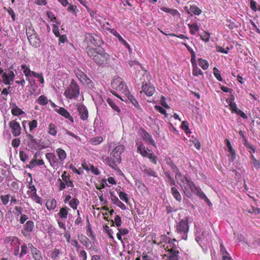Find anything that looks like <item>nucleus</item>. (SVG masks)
<instances>
[{
	"label": "nucleus",
	"mask_w": 260,
	"mask_h": 260,
	"mask_svg": "<svg viewBox=\"0 0 260 260\" xmlns=\"http://www.w3.org/2000/svg\"><path fill=\"white\" fill-rule=\"evenodd\" d=\"M142 137L144 141L149 142L154 146H155V143L152 136L147 133L145 130H142Z\"/></svg>",
	"instance_id": "393cba45"
},
{
	"label": "nucleus",
	"mask_w": 260,
	"mask_h": 260,
	"mask_svg": "<svg viewBox=\"0 0 260 260\" xmlns=\"http://www.w3.org/2000/svg\"><path fill=\"white\" fill-rule=\"evenodd\" d=\"M189 123L187 121H183L181 123V127L186 134L189 132Z\"/></svg>",
	"instance_id": "e2e57ef3"
},
{
	"label": "nucleus",
	"mask_w": 260,
	"mask_h": 260,
	"mask_svg": "<svg viewBox=\"0 0 260 260\" xmlns=\"http://www.w3.org/2000/svg\"><path fill=\"white\" fill-rule=\"evenodd\" d=\"M55 111L62 116L68 119L71 122H74L73 117L65 108L60 107L58 109H56Z\"/></svg>",
	"instance_id": "4be33fe9"
},
{
	"label": "nucleus",
	"mask_w": 260,
	"mask_h": 260,
	"mask_svg": "<svg viewBox=\"0 0 260 260\" xmlns=\"http://www.w3.org/2000/svg\"><path fill=\"white\" fill-rule=\"evenodd\" d=\"M2 77L5 84L10 85L11 84V82H12L14 80L15 75L14 72L10 71L8 73L6 72L3 73Z\"/></svg>",
	"instance_id": "6ab92c4d"
},
{
	"label": "nucleus",
	"mask_w": 260,
	"mask_h": 260,
	"mask_svg": "<svg viewBox=\"0 0 260 260\" xmlns=\"http://www.w3.org/2000/svg\"><path fill=\"white\" fill-rule=\"evenodd\" d=\"M188 26L189 28L190 33L193 35L195 34L196 32L199 30V26L198 25L195 23L193 24H188Z\"/></svg>",
	"instance_id": "58836bf2"
},
{
	"label": "nucleus",
	"mask_w": 260,
	"mask_h": 260,
	"mask_svg": "<svg viewBox=\"0 0 260 260\" xmlns=\"http://www.w3.org/2000/svg\"><path fill=\"white\" fill-rule=\"evenodd\" d=\"M107 102L110 105V106L115 111L119 113L120 112V110L119 108L116 105V103L113 101L112 99L111 98H108L107 100Z\"/></svg>",
	"instance_id": "e433bc0d"
},
{
	"label": "nucleus",
	"mask_w": 260,
	"mask_h": 260,
	"mask_svg": "<svg viewBox=\"0 0 260 260\" xmlns=\"http://www.w3.org/2000/svg\"><path fill=\"white\" fill-rule=\"evenodd\" d=\"M192 75L197 76L199 75H203V72L198 68L197 64L192 65Z\"/></svg>",
	"instance_id": "a19ab883"
},
{
	"label": "nucleus",
	"mask_w": 260,
	"mask_h": 260,
	"mask_svg": "<svg viewBox=\"0 0 260 260\" xmlns=\"http://www.w3.org/2000/svg\"><path fill=\"white\" fill-rule=\"evenodd\" d=\"M30 44L35 47H38L40 46V41L37 34L27 38Z\"/></svg>",
	"instance_id": "b1692460"
},
{
	"label": "nucleus",
	"mask_w": 260,
	"mask_h": 260,
	"mask_svg": "<svg viewBox=\"0 0 260 260\" xmlns=\"http://www.w3.org/2000/svg\"><path fill=\"white\" fill-rule=\"evenodd\" d=\"M228 151L230 152L231 155V157L230 159V160L232 161H234L236 157V154L234 149L232 147H230V148H228Z\"/></svg>",
	"instance_id": "69168bd1"
},
{
	"label": "nucleus",
	"mask_w": 260,
	"mask_h": 260,
	"mask_svg": "<svg viewBox=\"0 0 260 260\" xmlns=\"http://www.w3.org/2000/svg\"><path fill=\"white\" fill-rule=\"evenodd\" d=\"M103 141V138L102 137L99 136L96 138H93L90 140V142L92 144L96 145L100 143H101Z\"/></svg>",
	"instance_id": "bf43d9fd"
},
{
	"label": "nucleus",
	"mask_w": 260,
	"mask_h": 260,
	"mask_svg": "<svg viewBox=\"0 0 260 260\" xmlns=\"http://www.w3.org/2000/svg\"><path fill=\"white\" fill-rule=\"evenodd\" d=\"M19 157L20 160L24 162L28 158V156L24 151H20L19 152Z\"/></svg>",
	"instance_id": "774afa93"
},
{
	"label": "nucleus",
	"mask_w": 260,
	"mask_h": 260,
	"mask_svg": "<svg viewBox=\"0 0 260 260\" xmlns=\"http://www.w3.org/2000/svg\"><path fill=\"white\" fill-rule=\"evenodd\" d=\"M147 157L149 158L150 162L154 165H156L157 158L154 153H148V155Z\"/></svg>",
	"instance_id": "3c124183"
},
{
	"label": "nucleus",
	"mask_w": 260,
	"mask_h": 260,
	"mask_svg": "<svg viewBox=\"0 0 260 260\" xmlns=\"http://www.w3.org/2000/svg\"><path fill=\"white\" fill-rule=\"evenodd\" d=\"M79 240L87 248L92 243L86 236L82 235L78 236Z\"/></svg>",
	"instance_id": "c85d7f7f"
},
{
	"label": "nucleus",
	"mask_w": 260,
	"mask_h": 260,
	"mask_svg": "<svg viewBox=\"0 0 260 260\" xmlns=\"http://www.w3.org/2000/svg\"><path fill=\"white\" fill-rule=\"evenodd\" d=\"M56 152L58 157L59 160L61 162L63 161L67 157V153L66 151L61 148H59L56 150Z\"/></svg>",
	"instance_id": "c756f323"
},
{
	"label": "nucleus",
	"mask_w": 260,
	"mask_h": 260,
	"mask_svg": "<svg viewBox=\"0 0 260 260\" xmlns=\"http://www.w3.org/2000/svg\"><path fill=\"white\" fill-rule=\"evenodd\" d=\"M28 246L30 248L32 257L35 260H43L41 255V252L40 250L35 247L31 244H29Z\"/></svg>",
	"instance_id": "412c9836"
},
{
	"label": "nucleus",
	"mask_w": 260,
	"mask_h": 260,
	"mask_svg": "<svg viewBox=\"0 0 260 260\" xmlns=\"http://www.w3.org/2000/svg\"><path fill=\"white\" fill-rule=\"evenodd\" d=\"M155 88L154 86L150 83L143 82L142 91L141 93H144L148 96H151L154 93Z\"/></svg>",
	"instance_id": "9b49d317"
},
{
	"label": "nucleus",
	"mask_w": 260,
	"mask_h": 260,
	"mask_svg": "<svg viewBox=\"0 0 260 260\" xmlns=\"http://www.w3.org/2000/svg\"><path fill=\"white\" fill-rule=\"evenodd\" d=\"M213 74H214L215 77L216 78V79L219 81H222V78L221 77V76L220 75V72L219 71V70L217 68L214 67L213 68Z\"/></svg>",
	"instance_id": "603ef678"
},
{
	"label": "nucleus",
	"mask_w": 260,
	"mask_h": 260,
	"mask_svg": "<svg viewBox=\"0 0 260 260\" xmlns=\"http://www.w3.org/2000/svg\"><path fill=\"white\" fill-rule=\"evenodd\" d=\"M21 69L23 70V73L26 77L30 76L31 72L29 68L26 64H22L21 66Z\"/></svg>",
	"instance_id": "864d4df0"
},
{
	"label": "nucleus",
	"mask_w": 260,
	"mask_h": 260,
	"mask_svg": "<svg viewBox=\"0 0 260 260\" xmlns=\"http://www.w3.org/2000/svg\"><path fill=\"white\" fill-rule=\"evenodd\" d=\"M160 238V241L158 244V245L160 247H164L166 252L168 250H170L171 249H179V247H178L174 243V242L177 241L176 239L174 238L172 239L170 237L165 235H161Z\"/></svg>",
	"instance_id": "423d86ee"
},
{
	"label": "nucleus",
	"mask_w": 260,
	"mask_h": 260,
	"mask_svg": "<svg viewBox=\"0 0 260 260\" xmlns=\"http://www.w3.org/2000/svg\"><path fill=\"white\" fill-rule=\"evenodd\" d=\"M4 244L7 247H14L20 244L19 239L15 236H7L4 239Z\"/></svg>",
	"instance_id": "4468645a"
},
{
	"label": "nucleus",
	"mask_w": 260,
	"mask_h": 260,
	"mask_svg": "<svg viewBox=\"0 0 260 260\" xmlns=\"http://www.w3.org/2000/svg\"><path fill=\"white\" fill-rule=\"evenodd\" d=\"M190 11L196 15H199L202 12V11L196 5L191 6L190 7Z\"/></svg>",
	"instance_id": "37998d69"
},
{
	"label": "nucleus",
	"mask_w": 260,
	"mask_h": 260,
	"mask_svg": "<svg viewBox=\"0 0 260 260\" xmlns=\"http://www.w3.org/2000/svg\"><path fill=\"white\" fill-rule=\"evenodd\" d=\"M67 172H63L61 175V178L63 181L66 183L68 187H73V182L70 180V176L67 175Z\"/></svg>",
	"instance_id": "a878e982"
},
{
	"label": "nucleus",
	"mask_w": 260,
	"mask_h": 260,
	"mask_svg": "<svg viewBox=\"0 0 260 260\" xmlns=\"http://www.w3.org/2000/svg\"><path fill=\"white\" fill-rule=\"evenodd\" d=\"M87 53L89 57L98 65H102L109 59V55L103 49L89 48Z\"/></svg>",
	"instance_id": "f257e3e1"
},
{
	"label": "nucleus",
	"mask_w": 260,
	"mask_h": 260,
	"mask_svg": "<svg viewBox=\"0 0 260 260\" xmlns=\"http://www.w3.org/2000/svg\"><path fill=\"white\" fill-rule=\"evenodd\" d=\"M111 200L114 204L120 208L122 210H125L126 209V206L116 196L112 198Z\"/></svg>",
	"instance_id": "2f4dec72"
},
{
	"label": "nucleus",
	"mask_w": 260,
	"mask_h": 260,
	"mask_svg": "<svg viewBox=\"0 0 260 260\" xmlns=\"http://www.w3.org/2000/svg\"><path fill=\"white\" fill-rule=\"evenodd\" d=\"M143 172L149 176L156 177V173L151 168H147L144 169Z\"/></svg>",
	"instance_id": "09e8293b"
},
{
	"label": "nucleus",
	"mask_w": 260,
	"mask_h": 260,
	"mask_svg": "<svg viewBox=\"0 0 260 260\" xmlns=\"http://www.w3.org/2000/svg\"><path fill=\"white\" fill-rule=\"evenodd\" d=\"M27 247L26 244H24L21 245V252L19 253V257L20 258H21L23 257L24 255L26 254L27 253Z\"/></svg>",
	"instance_id": "6e6d98bb"
},
{
	"label": "nucleus",
	"mask_w": 260,
	"mask_h": 260,
	"mask_svg": "<svg viewBox=\"0 0 260 260\" xmlns=\"http://www.w3.org/2000/svg\"><path fill=\"white\" fill-rule=\"evenodd\" d=\"M154 108L156 110H157L160 113L164 115L165 117L168 116V114H167L166 110L162 107L156 105L154 106Z\"/></svg>",
	"instance_id": "13d9d810"
},
{
	"label": "nucleus",
	"mask_w": 260,
	"mask_h": 260,
	"mask_svg": "<svg viewBox=\"0 0 260 260\" xmlns=\"http://www.w3.org/2000/svg\"><path fill=\"white\" fill-rule=\"evenodd\" d=\"M90 251L91 254H93L95 253H98L99 252V250L97 248L96 246L93 243L89 247L87 248Z\"/></svg>",
	"instance_id": "0e129e2a"
},
{
	"label": "nucleus",
	"mask_w": 260,
	"mask_h": 260,
	"mask_svg": "<svg viewBox=\"0 0 260 260\" xmlns=\"http://www.w3.org/2000/svg\"><path fill=\"white\" fill-rule=\"evenodd\" d=\"M79 203L80 202L78 199L73 198L69 202V205L74 210H76Z\"/></svg>",
	"instance_id": "ea45409f"
},
{
	"label": "nucleus",
	"mask_w": 260,
	"mask_h": 260,
	"mask_svg": "<svg viewBox=\"0 0 260 260\" xmlns=\"http://www.w3.org/2000/svg\"><path fill=\"white\" fill-rule=\"evenodd\" d=\"M45 156L51 167H55L57 166L59 164L58 159L54 153H47L45 154Z\"/></svg>",
	"instance_id": "aec40b11"
},
{
	"label": "nucleus",
	"mask_w": 260,
	"mask_h": 260,
	"mask_svg": "<svg viewBox=\"0 0 260 260\" xmlns=\"http://www.w3.org/2000/svg\"><path fill=\"white\" fill-rule=\"evenodd\" d=\"M29 128L30 131H32L35 128H36L38 126V121L37 120L34 119L31 121H29L28 123Z\"/></svg>",
	"instance_id": "052dcab7"
},
{
	"label": "nucleus",
	"mask_w": 260,
	"mask_h": 260,
	"mask_svg": "<svg viewBox=\"0 0 260 260\" xmlns=\"http://www.w3.org/2000/svg\"><path fill=\"white\" fill-rule=\"evenodd\" d=\"M124 148L123 145H119L112 150L110 156L107 159V164L110 167L115 168L121 162V154L124 151Z\"/></svg>",
	"instance_id": "7ed1b4c3"
},
{
	"label": "nucleus",
	"mask_w": 260,
	"mask_h": 260,
	"mask_svg": "<svg viewBox=\"0 0 260 260\" xmlns=\"http://www.w3.org/2000/svg\"><path fill=\"white\" fill-rule=\"evenodd\" d=\"M161 10H162L164 12H165L166 13H169L172 14L173 15H175L179 13L178 11L177 10L175 9H170L169 8H168L167 7H161L160 8Z\"/></svg>",
	"instance_id": "8fccbe9b"
},
{
	"label": "nucleus",
	"mask_w": 260,
	"mask_h": 260,
	"mask_svg": "<svg viewBox=\"0 0 260 260\" xmlns=\"http://www.w3.org/2000/svg\"><path fill=\"white\" fill-rule=\"evenodd\" d=\"M171 192L173 197L177 201L180 202L182 200L181 196L179 192L178 189L176 187H172L171 189Z\"/></svg>",
	"instance_id": "7c9ffc66"
},
{
	"label": "nucleus",
	"mask_w": 260,
	"mask_h": 260,
	"mask_svg": "<svg viewBox=\"0 0 260 260\" xmlns=\"http://www.w3.org/2000/svg\"><path fill=\"white\" fill-rule=\"evenodd\" d=\"M10 196H11L9 194H8L6 195H2L1 196V199L2 200V202L3 204L4 205H6L8 204V203L9 201V199H10Z\"/></svg>",
	"instance_id": "4d7b16f0"
},
{
	"label": "nucleus",
	"mask_w": 260,
	"mask_h": 260,
	"mask_svg": "<svg viewBox=\"0 0 260 260\" xmlns=\"http://www.w3.org/2000/svg\"><path fill=\"white\" fill-rule=\"evenodd\" d=\"M201 39L206 42L209 41L210 38V34L207 31H205L204 34L200 35Z\"/></svg>",
	"instance_id": "680f3d73"
},
{
	"label": "nucleus",
	"mask_w": 260,
	"mask_h": 260,
	"mask_svg": "<svg viewBox=\"0 0 260 260\" xmlns=\"http://www.w3.org/2000/svg\"><path fill=\"white\" fill-rule=\"evenodd\" d=\"M9 126L12 129V133L14 137H17L20 135L21 127L19 123L16 120L11 121Z\"/></svg>",
	"instance_id": "dca6fc26"
},
{
	"label": "nucleus",
	"mask_w": 260,
	"mask_h": 260,
	"mask_svg": "<svg viewBox=\"0 0 260 260\" xmlns=\"http://www.w3.org/2000/svg\"><path fill=\"white\" fill-rule=\"evenodd\" d=\"M111 222V226H114V224L115 223L116 226L119 227L121 224V217L119 215H116L114 218V220L113 221V220H112Z\"/></svg>",
	"instance_id": "a18cd8bd"
},
{
	"label": "nucleus",
	"mask_w": 260,
	"mask_h": 260,
	"mask_svg": "<svg viewBox=\"0 0 260 260\" xmlns=\"http://www.w3.org/2000/svg\"><path fill=\"white\" fill-rule=\"evenodd\" d=\"M26 145L30 149L40 150V141L34 138L31 134H27L25 140Z\"/></svg>",
	"instance_id": "6e6552de"
},
{
	"label": "nucleus",
	"mask_w": 260,
	"mask_h": 260,
	"mask_svg": "<svg viewBox=\"0 0 260 260\" xmlns=\"http://www.w3.org/2000/svg\"><path fill=\"white\" fill-rule=\"evenodd\" d=\"M34 228V222L32 220H28L24 225V227L21 231V233L24 236H27L31 232H32Z\"/></svg>",
	"instance_id": "f3484780"
},
{
	"label": "nucleus",
	"mask_w": 260,
	"mask_h": 260,
	"mask_svg": "<svg viewBox=\"0 0 260 260\" xmlns=\"http://www.w3.org/2000/svg\"><path fill=\"white\" fill-rule=\"evenodd\" d=\"M199 66L204 70L207 69L209 67V63L207 60L203 59L202 58H199Z\"/></svg>",
	"instance_id": "79ce46f5"
},
{
	"label": "nucleus",
	"mask_w": 260,
	"mask_h": 260,
	"mask_svg": "<svg viewBox=\"0 0 260 260\" xmlns=\"http://www.w3.org/2000/svg\"><path fill=\"white\" fill-rule=\"evenodd\" d=\"M26 33L27 38L37 34L35 30L31 27V26H28V25H27L26 27Z\"/></svg>",
	"instance_id": "c03bdc74"
},
{
	"label": "nucleus",
	"mask_w": 260,
	"mask_h": 260,
	"mask_svg": "<svg viewBox=\"0 0 260 260\" xmlns=\"http://www.w3.org/2000/svg\"><path fill=\"white\" fill-rule=\"evenodd\" d=\"M119 197L121 200L123 201L126 203L127 204L128 203V194L125 192L120 191L119 192Z\"/></svg>",
	"instance_id": "5fc2aeb1"
},
{
	"label": "nucleus",
	"mask_w": 260,
	"mask_h": 260,
	"mask_svg": "<svg viewBox=\"0 0 260 260\" xmlns=\"http://www.w3.org/2000/svg\"><path fill=\"white\" fill-rule=\"evenodd\" d=\"M11 113L13 115L19 116L23 114L24 112L21 109L18 108L15 104H13L11 109Z\"/></svg>",
	"instance_id": "72a5a7b5"
},
{
	"label": "nucleus",
	"mask_w": 260,
	"mask_h": 260,
	"mask_svg": "<svg viewBox=\"0 0 260 260\" xmlns=\"http://www.w3.org/2000/svg\"><path fill=\"white\" fill-rule=\"evenodd\" d=\"M188 219V217H185L181 219L175 226L177 238L180 240H186L187 239L189 231Z\"/></svg>",
	"instance_id": "20e7f679"
},
{
	"label": "nucleus",
	"mask_w": 260,
	"mask_h": 260,
	"mask_svg": "<svg viewBox=\"0 0 260 260\" xmlns=\"http://www.w3.org/2000/svg\"><path fill=\"white\" fill-rule=\"evenodd\" d=\"M57 127L55 124L51 123L48 126V133L53 136H55L57 134Z\"/></svg>",
	"instance_id": "f704fd0d"
},
{
	"label": "nucleus",
	"mask_w": 260,
	"mask_h": 260,
	"mask_svg": "<svg viewBox=\"0 0 260 260\" xmlns=\"http://www.w3.org/2000/svg\"><path fill=\"white\" fill-rule=\"evenodd\" d=\"M60 250L58 249H57V248H55L54 249V250L52 252V253H51V257L53 259H55L56 258H57L58 256H59V254H60Z\"/></svg>",
	"instance_id": "338daca9"
},
{
	"label": "nucleus",
	"mask_w": 260,
	"mask_h": 260,
	"mask_svg": "<svg viewBox=\"0 0 260 260\" xmlns=\"http://www.w3.org/2000/svg\"><path fill=\"white\" fill-rule=\"evenodd\" d=\"M165 176L168 178V182L170 185H175L176 182L174 178L171 176L170 173L168 171L165 172L164 173Z\"/></svg>",
	"instance_id": "de8ad7c7"
},
{
	"label": "nucleus",
	"mask_w": 260,
	"mask_h": 260,
	"mask_svg": "<svg viewBox=\"0 0 260 260\" xmlns=\"http://www.w3.org/2000/svg\"><path fill=\"white\" fill-rule=\"evenodd\" d=\"M76 107L80 118L83 120L87 119L88 117V111L85 106L82 104L78 103L76 105Z\"/></svg>",
	"instance_id": "f8f14e48"
},
{
	"label": "nucleus",
	"mask_w": 260,
	"mask_h": 260,
	"mask_svg": "<svg viewBox=\"0 0 260 260\" xmlns=\"http://www.w3.org/2000/svg\"><path fill=\"white\" fill-rule=\"evenodd\" d=\"M70 210V209L67 206L61 208L58 212L59 218L67 219Z\"/></svg>",
	"instance_id": "bb28decb"
},
{
	"label": "nucleus",
	"mask_w": 260,
	"mask_h": 260,
	"mask_svg": "<svg viewBox=\"0 0 260 260\" xmlns=\"http://www.w3.org/2000/svg\"><path fill=\"white\" fill-rule=\"evenodd\" d=\"M138 152L143 157H147L148 152L145 149V147L143 144H140L137 147Z\"/></svg>",
	"instance_id": "c9c22d12"
},
{
	"label": "nucleus",
	"mask_w": 260,
	"mask_h": 260,
	"mask_svg": "<svg viewBox=\"0 0 260 260\" xmlns=\"http://www.w3.org/2000/svg\"><path fill=\"white\" fill-rule=\"evenodd\" d=\"M37 102L40 105L45 106L48 104V100L45 95H41L37 99Z\"/></svg>",
	"instance_id": "4c0bfd02"
},
{
	"label": "nucleus",
	"mask_w": 260,
	"mask_h": 260,
	"mask_svg": "<svg viewBox=\"0 0 260 260\" xmlns=\"http://www.w3.org/2000/svg\"><path fill=\"white\" fill-rule=\"evenodd\" d=\"M75 73L78 79L82 84L88 85L92 83L91 79L80 69H77L75 70Z\"/></svg>",
	"instance_id": "9d476101"
},
{
	"label": "nucleus",
	"mask_w": 260,
	"mask_h": 260,
	"mask_svg": "<svg viewBox=\"0 0 260 260\" xmlns=\"http://www.w3.org/2000/svg\"><path fill=\"white\" fill-rule=\"evenodd\" d=\"M112 87L116 90L121 91L124 94L125 90H128L122 78L115 77L111 82Z\"/></svg>",
	"instance_id": "0eeeda50"
},
{
	"label": "nucleus",
	"mask_w": 260,
	"mask_h": 260,
	"mask_svg": "<svg viewBox=\"0 0 260 260\" xmlns=\"http://www.w3.org/2000/svg\"><path fill=\"white\" fill-rule=\"evenodd\" d=\"M177 183L187 197H191L192 192L197 190L194 183L187 174L185 175L181 179L179 178L177 180Z\"/></svg>",
	"instance_id": "f03ea898"
},
{
	"label": "nucleus",
	"mask_w": 260,
	"mask_h": 260,
	"mask_svg": "<svg viewBox=\"0 0 260 260\" xmlns=\"http://www.w3.org/2000/svg\"><path fill=\"white\" fill-rule=\"evenodd\" d=\"M80 90V88L78 84L74 79H72L67 87L63 94L69 100H75L79 97Z\"/></svg>",
	"instance_id": "39448f33"
},
{
	"label": "nucleus",
	"mask_w": 260,
	"mask_h": 260,
	"mask_svg": "<svg viewBox=\"0 0 260 260\" xmlns=\"http://www.w3.org/2000/svg\"><path fill=\"white\" fill-rule=\"evenodd\" d=\"M168 253L165 256L167 257L166 260H178L179 258V250L177 249H172L167 251Z\"/></svg>",
	"instance_id": "a211bd4d"
},
{
	"label": "nucleus",
	"mask_w": 260,
	"mask_h": 260,
	"mask_svg": "<svg viewBox=\"0 0 260 260\" xmlns=\"http://www.w3.org/2000/svg\"><path fill=\"white\" fill-rule=\"evenodd\" d=\"M84 36L85 40L92 45L99 46L102 43L101 37L95 33H85Z\"/></svg>",
	"instance_id": "1a4fd4ad"
},
{
	"label": "nucleus",
	"mask_w": 260,
	"mask_h": 260,
	"mask_svg": "<svg viewBox=\"0 0 260 260\" xmlns=\"http://www.w3.org/2000/svg\"><path fill=\"white\" fill-rule=\"evenodd\" d=\"M56 200L54 199H51L47 201L46 206L48 210H51L56 208Z\"/></svg>",
	"instance_id": "473e14b6"
},
{
	"label": "nucleus",
	"mask_w": 260,
	"mask_h": 260,
	"mask_svg": "<svg viewBox=\"0 0 260 260\" xmlns=\"http://www.w3.org/2000/svg\"><path fill=\"white\" fill-rule=\"evenodd\" d=\"M167 164L171 168L172 172L175 173V177L176 180H177L179 178H182L181 173L179 172L178 168L172 160H170L169 162H168Z\"/></svg>",
	"instance_id": "5701e85b"
},
{
	"label": "nucleus",
	"mask_w": 260,
	"mask_h": 260,
	"mask_svg": "<svg viewBox=\"0 0 260 260\" xmlns=\"http://www.w3.org/2000/svg\"><path fill=\"white\" fill-rule=\"evenodd\" d=\"M106 30L109 31V32L116 37L119 42L125 47L129 50L131 49L130 45L127 42L122 38L120 34L114 28H110V27H106Z\"/></svg>",
	"instance_id": "ddd939ff"
},
{
	"label": "nucleus",
	"mask_w": 260,
	"mask_h": 260,
	"mask_svg": "<svg viewBox=\"0 0 260 260\" xmlns=\"http://www.w3.org/2000/svg\"><path fill=\"white\" fill-rule=\"evenodd\" d=\"M250 158L252 160V164L253 165V167L255 169L258 170L260 168V162L257 160L253 156V155H251Z\"/></svg>",
	"instance_id": "49530a36"
},
{
	"label": "nucleus",
	"mask_w": 260,
	"mask_h": 260,
	"mask_svg": "<svg viewBox=\"0 0 260 260\" xmlns=\"http://www.w3.org/2000/svg\"><path fill=\"white\" fill-rule=\"evenodd\" d=\"M27 195L28 196V197L35 203H38L41 205H42V199L37 194V191L28 194Z\"/></svg>",
	"instance_id": "cd10ccee"
},
{
	"label": "nucleus",
	"mask_w": 260,
	"mask_h": 260,
	"mask_svg": "<svg viewBox=\"0 0 260 260\" xmlns=\"http://www.w3.org/2000/svg\"><path fill=\"white\" fill-rule=\"evenodd\" d=\"M124 94L127 98V100H129L134 105L135 108L140 111H142V108L140 107L138 102L135 99V98L131 93L128 90H125L124 91Z\"/></svg>",
	"instance_id": "2eb2a0df"
}]
</instances>
